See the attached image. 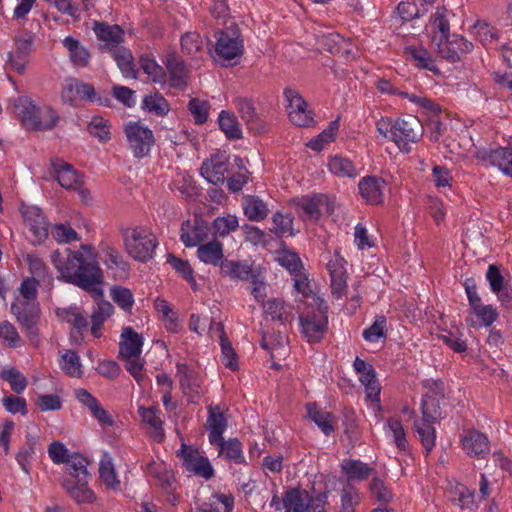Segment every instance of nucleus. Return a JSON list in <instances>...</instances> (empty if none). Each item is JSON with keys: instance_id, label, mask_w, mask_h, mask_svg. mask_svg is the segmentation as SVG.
I'll list each match as a JSON object with an SVG mask.
<instances>
[{"instance_id": "1", "label": "nucleus", "mask_w": 512, "mask_h": 512, "mask_svg": "<svg viewBox=\"0 0 512 512\" xmlns=\"http://www.w3.org/2000/svg\"><path fill=\"white\" fill-rule=\"evenodd\" d=\"M51 262L58 271L60 280L87 292L102 294L99 286L103 282V271L91 244H81L77 250H55L51 255Z\"/></svg>"}, {"instance_id": "2", "label": "nucleus", "mask_w": 512, "mask_h": 512, "mask_svg": "<svg viewBox=\"0 0 512 512\" xmlns=\"http://www.w3.org/2000/svg\"><path fill=\"white\" fill-rule=\"evenodd\" d=\"M123 249L134 260L147 263L155 254L158 245L155 235L143 226L120 228Z\"/></svg>"}, {"instance_id": "3", "label": "nucleus", "mask_w": 512, "mask_h": 512, "mask_svg": "<svg viewBox=\"0 0 512 512\" xmlns=\"http://www.w3.org/2000/svg\"><path fill=\"white\" fill-rule=\"evenodd\" d=\"M301 336L309 343L320 342L328 330V305L323 298L314 297L299 316Z\"/></svg>"}, {"instance_id": "4", "label": "nucleus", "mask_w": 512, "mask_h": 512, "mask_svg": "<svg viewBox=\"0 0 512 512\" xmlns=\"http://www.w3.org/2000/svg\"><path fill=\"white\" fill-rule=\"evenodd\" d=\"M118 358L124 362L125 369L140 383L143 379L144 361L141 358L144 337L132 327H123L119 340Z\"/></svg>"}, {"instance_id": "5", "label": "nucleus", "mask_w": 512, "mask_h": 512, "mask_svg": "<svg viewBox=\"0 0 512 512\" xmlns=\"http://www.w3.org/2000/svg\"><path fill=\"white\" fill-rule=\"evenodd\" d=\"M329 491L310 494L305 489L289 488L282 498L287 512H326Z\"/></svg>"}, {"instance_id": "6", "label": "nucleus", "mask_w": 512, "mask_h": 512, "mask_svg": "<svg viewBox=\"0 0 512 512\" xmlns=\"http://www.w3.org/2000/svg\"><path fill=\"white\" fill-rule=\"evenodd\" d=\"M422 134V126L415 117L398 118L393 121L392 141L402 152H410L411 144L417 143Z\"/></svg>"}, {"instance_id": "7", "label": "nucleus", "mask_w": 512, "mask_h": 512, "mask_svg": "<svg viewBox=\"0 0 512 512\" xmlns=\"http://www.w3.org/2000/svg\"><path fill=\"white\" fill-rule=\"evenodd\" d=\"M124 133L135 157L142 158L149 154L154 144V135L147 126L139 121H130L125 124Z\"/></svg>"}, {"instance_id": "8", "label": "nucleus", "mask_w": 512, "mask_h": 512, "mask_svg": "<svg viewBox=\"0 0 512 512\" xmlns=\"http://www.w3.org/2000/svg\"><path fill=\"white\" fill-rule=\"evenodd\" d=\"M21 213L29 241L33 245L44 242L49 235V231L48 222L42 210L37 206L24 205L21 208Z\"/></svg>"}, {"instance_id": "9", "label": "nucleus", "mask_w": 512, "mask_h": 512, "mask_svg": "<svg viewBox=\"0 0 512 512\" xmlns=\"http://www.w3.org/2000/svg\"><path fill=\"white\" fill-rule=\"evenodd\" d=\"M215 38V53L220 59L231 61L242 55L243 39L237 27L230 26L220 30L216 33Z\"/></svg>"}, {"instance_id": "10", "label": "nucleus", "mask_w": 512, "mask_h": 512, "mask_svg": "<svg viewBox=\"0 0 512 512\" xmlns=\"http://www.w3.org/2000/svg\"><path fill=\"white\" fill-rule=\"evenodd\" d=\"M15 50L7 55L6 67L22 75L26 72L34 45V35L30 32L13 38Z\"/></svg>"}, {"instance_id": "11", "label": "nucleus", "mask_w": 512, "mask_h": 512, "mask_svg": "<svg viewBox=\"0 0 512 512\" xmlns=\"http://www.w3.org/2000/svg\"><path fill=\"white\" fill-rule=\"evenodd\" d=\"M61 99L63 103L69 105H74L77 100L97 102L104 106L109 105V99L97 97L94 87L91 84L80 82L75 78L65 80L61 90Z\"/></svg>"}, {"instance_id": "12", "label": "nucleus", "mask_w": 512, "mask_h": 512, "mask_svg": "<svg viewBox=\"0 0 512 512\" xmlns=\"http://www.w3.org/2000/svg\"><path fill=\"white\" fill-rule=\"evenodd\" d=\"M9 109L26 128L34 130V127H49L53 125L52 122L42 123L38 120L36 116L41 112V107H38L28 96H18L11 99Z\"/></svg>"}, {"instance_id": "13", "label": "nucleus", "mask_w": 512, "mask_h": 512, "mask_svg": "<svg viewBox=\"0 0 512 512\" xmlns=\"http://www.w3.org/2000/svg\"><path fill=\"white\" fill-rule=\"evenodd\" d=\"M284 96L288 102L287 112L290 121L298 127H309L314 123L311 111L302 96L293 89H285Z\"/></svg>"}, {"instance_id": "14", "label": "nucleus", "mask_w": 512, "mask_h": 512, "mask_svg": "<svg viewBox=\"0 0 512 512\" xmlns=\"http://www.w3.org/2000/svg\"><path fill=\"white\" fill-rule=\"evenodd\" d=\"M98 249L102 262L115 278L124 279L128 276L129 264L113 244L101 241Z\"/></svg>"}, {"instance_id": "15", "label": "nucleus", "mask_w": 512, "mask_h": 512, "mask_svg": "<svg viewBox=\"0 0 512 512\" xmlns=\"http://www.w3.org/2000/svg\"><path fill=\"white\" fill-rule=\"evenodd\" d=\"M179 455L187 471L193 472L206 480L214 476V469L209 459L204 457L197 449L183 444Z\"/></svg>"}, {"instance_id": "16", "label": "nucleus", "mask_w": 512, "mask_h": 512, "mask_svg": "<svg viewBox=\"0 0 512 512\" xmlns=\"http://www.w3.org/2000/svg\"><path fill=\"white\" fill-rule=\"evenodd\" d=\"M460 445L469 456L477 459L485 458L490 452V441L486 434L476 430L467 429L460 437Z\"/></svg>"}, {"instance_id": "17", "label": "nucleus", "mask_w": 512, "mask_h": 512, "mask_svg": "<svg viewBox=\"0 0 512 512\" xmlns=\"http://www.w3.org/2000/svg\"><path fill=\"white\" fill-rule=\"evenodd\" d=\"M298 207L301 210V217L313 222L318 221L323 212L331 213L333 211L329 197L324 194L302 197L298 202Z\"/></svg>"}, {"instance_id": "18", "label": "nucleus", "mask_w": 512, "mask_h": 512, "mask_svg": "<svg viewBox=\"0 0 512 512\" xmlns=\"http://www.w3.org/2000/svg\"><path fill=\"white\" fill-rule=\"evenodd\" d=\"M476 156L482 162L496 166L505 175L512 177V143L508 147L480 149Z\"/></svg>"}, {"instance_id": "19", "label": "nucleus", "mask_w": 512, "mask_h": 512, "mask_svg": "<svg viewBox=\"0 0 512 512\" xmlns=\"http://www.w3.org/2000/svg\"><path fill=\"white\" fill-rule=\"evenodd\" d=\"M209 230L207 221L195 217L182 223L180 239L186 247H195L208 238Z\"/></svg>"}, {"instance_id": "20", "label": "nucleus", "mask_w": 512, "mask_h": 512, "mask_svg": "<svg viewBox=\"0 0 512 512\" xmlns=\"http://www.w3.org/2000/svg\"><path fill=\"white\" fill-rule=\"evenodd\" d=\"M228 167V156L225 153H216L202 163L200 173L208 182L219 184L225 181Z\"/></svg>"}, {"instance_id": "21", "label": "nucleus", "mask_w": 512, "mask_h": 512, "mask_svg": "<svg viewBox=\"0 0 512 512\" xmlns=\"http://www.w3.org/2000/svg\"><path fill=\"white\" fill-rule=\"evenodd\" d=\"M473 44L459 35H453L452 38L439 39L438 53L442 58L451 62L459 61L463 55L471 52Z\"/></svg>"}, {"instance_id": "22", "label": "nucleus", "mask_w": 512, "mask_h": 512, "mask_svg": "<svg viewBox=\"0 0 512 512\" xmlns=\"http://www.w3.org/2000/svg\"><path fill=\"white\" fill-rule=\"evenodd\" d=\"M327 269L330 274L331 293L335 299H342L347 292V273L345 260L335 255L328 264Z\"/></svg>"}, {"instance_id": "23", "label": "nucleus", "mask_w": 512, "mask_h": 512, "mask_svg": "<svg viewBox=\"0 0 512 512\" xmlns=\"http://www.w3.org/2000/svg\"><path fill=\"white\" fill-rule=\"evenodd\" d=\"M358 189L366 203L378 205L383 203L386 182L377 176H365L360 179Z\"/></svg>"}, {"instance_id": "24", "label": "nucleus", "mask_w": 512, "mask_h": 512, "mask_svg": "<svg viewBox=\"0 0 512 512\" xmlns=\"http://www.w3.org/2000/svg\"><path fill=\"white\" fill-rule=\"evenodd\" d=\"M88 480L89 478H62L61 486L76 503L91 504L95 501L96 495L94 491L88 487Z\"/></svg>"}, {"instance_id": "25", "label": "nucleus", "mask_w": 512, "mask_h": 512, "mask_svg": "<svg viewBox=\"0 0 512 512\" xmlns=\"http://www.w3.org/2000/svg\"><path fill=\"white\" fill-rule=\"evenodd\" d=\"M376 87L381 93L391 94V95H399L403 98H407L410 102L417 104L434 114H438L441 112V108L438 104L433 102L427 97L419 96L416 94H411L408 92H401L397 88L393 86V84L386 79H379L376 82Z\"/></svg>"}, {"instance_id": "26", "label": "nucleus", "mask_w": 512, "mask_h": 512, "mask_svg": "<svg viewBox=\"0 0 512 512\" xmlns=\"http://www.w3.org/2000/svg\"><path fill=\"white\" fill-rule=\"evenodd\" d=\"M94 31L97 38L104 44V48L109 52L121 48L120 44L124 39V31L120 26L97 23Z\"/></svg>"}, {"instance_id": "27", "label": "nucleus", "mask_w": 512, "mask_h": 512, "mask_svg": "<svg viewBox=\"0 0 512 512\" xmlns=\"http://www.w3.org/2000/svg\"><path fill=\"white\" fill-rule=\"evenodd\" d=\"M208 438L211 444L221 441L227 427V419L219 406L208 407L207 418Z\"/></svg>"}, {"instance_id": "28", "label": "nucleus", "mask_w": 512, "mask_h": 512, "mask_svg": "<svg viewBox=\"0 0 512 512\" xmlns=\"http://www.w3.org/2000/svg\"><path fill=\"white\" fill-rule=\"evenodd\" d=\"M53 169L58 183L65 189H79L83 184L82 176L68 163L53 162Z\"/></svg>"}, {"instance_id": "29", "label": "nucleus", "mask_w": 512, "mask_h": 512, "mask_svg": "<svg viewBox=\"0 0 512 512\" xmlns=\"http://www.w3.org/2000/svg\"><path fill=\"white\" fill-rule=\"evenodd\" d=\"M218 448V456L234 464H246L242 444L236 438L222 439L213 443Z\"/></svg>"}, {"instance_id": "30", "label": "nucleus", "mask_w": 512, "mask_h": 512, "mask_svg": "<svg viewBox=\"0 0 512 512\" xmlns=\"http://www.w3.org/2000/svg\"><path fill=\"white\" fill-rule=\"evenodd\" d=\"M385 429L387 435L392 438L393 443L399 452L402 453L403 457H405L404 461H407L408 458H411L409 444L406 439V431L401 421L396 418H389L386 421Z\"/></svg>"}, {"instance_id": "31", "label": "nucleus", "mask_w": 512, "mask_h": 512, "mask_svg": "<svg viewBox=\"0 0 512 512\" xmlns=\"http://www.w3.org/2000/svg\"><path fill=\"white\" fill-rule=\"evenodd\" d=\"M215 330L218 334L222 352V362L226 368L236 370L238 368V361L236 353L231 345V342L224 333L223 325L220 322L211 320L210 331Z\"/></svg>"}, {"instance_id": "32", "label": "nucleus", "mask_w": 512, "mask_h": 512, "mask_svg": "<svg viewBox=\"0 0 512 512\" xmlns=\"http://www.w3.org/2000/svg\"><path fill=\"white\" fill-rule=\"evenodd\" d=\"M165 65L169 74L170 85L175 88L185 87L189 71L183 60L172 54L166 58Z\"/></svg>"}, {"instance_id": "33", "label": "nucleus", "mask_w": 512, "mask_h": 512, "mask_svg": "<svg viewBox=\"0 0 512 512\" xmlns=\"http://www.w3.org/2000/svg\"><path fill=\"white\" fill-rule=\"evenodd\" d=\"M220 273L231 280L248 281L252 277V268L246 262L226 259L220 264Z\"/></svg>"}, {"instance_id": "34", "label": "nucleus", "mask_w": 512, "mask_h": 512, "mask_svg": "<svg viewBox=\"0 0 512 512\" xmlns=\"http://www.w3.org/2000/svg\"><path fill=\"white\" fill-rule=\"evenodd\" d=\"M11 311L21 325L39 320L40 310L36 301L17 299L12 303Z\"/></svg>"}, {"instance_id": "35", "label": "nucleus", "mask_w": 512, "mask_h": 512, "mask_svg": "<svg viewBox=\"0 0 512 512\" xmlns=\"http://www.w3.org/2000/svg\"><path fill=\"white\" fill-rule=\"evenodd\" d=\"M223 256V244L217 240L198 245L197 257L204 264L220 266Z\"/></svg>"}, {"instance_id": "36", "label": "nucleus", "mask_w": 512, "mask_h": 512, "mask_svg": "<svg viewBox=\"0 0 512 512\" xmlns=\"http://www.w3.org/2000/svg\"><path fill=\"white\" fill-rule=\"evenodd\" d=\"M242 208L250 221H262L269 214L267 204L257 196L246 195L242 198Z\"/></svg>"}, {"instance_id": "37", "label": "nucleus", "mask_w": 512, "mask_h": 512, "mask_svg": "<svg viewBox=\"0 0 512 512\" xmlns=\"http://www.w3.org/2000/svg\"><path fill=\"white\" fill-rule=\"evenodd\" d=\"M99 478L108 489L117 490L120 480L116 473L112 457L108 452H103L99 461Z\"/></svg>"}, {"instance_id": "38", "label": "nucleus", "mask_w": 512, "mask_h": 512, "mask_svg": "<svg viewBox=\"0 0 512 512\" xmlns=\"http://www.w3.org/2000/svg\"><path fill=\"white\" fill-rule=\"evenodd\" d=\"M63 321L72 326L71 337L78 340L82 337V333L87 329V318L80 312L77 307L64 309L59 313Z\"/></svg>"}, {"instance_id": "39", "label": "nucleus", "mask_w": 512, "mask_h": 512, "mask_svg": "<svg viewBox=\"0 0 512 512\" xmlns=\"http://www.w3.org/2000/svg\"><path fill=\"white\" fill-rule=\"evenodd\" d=\"M234 497L231 494L215 493L199 507L200 512H232Z\"/></svg>"}, {"instance_id": "40", "label": "nucleus", "mask_w": 512, "mask_h": 512, "mask_svg": "<svg viewBox=\"0 0 512 512\" xmlns=\"http://www.w3.org/2000/svg\"><path fill=\"white\" fill-rule=\"evenodd\" d=\"M329 171L340 178H355L359 175V170L355 164L346 157L335 155L328 161Z\"/></svg>"}, {"instance_id": "41", "label": "nucleus", "mask_w": 512, "mask_h": 512, "mask_svg": "<svg viewBox=\"0 0 512 512\" xmlns=\"http://www.w3.org/2000/svg\"><path fill=\"white\" fill-rule=\"evenodd\" d=\"M64 47L69 52V57L73 65L85 67L90 60V53L80 44V42L72 36H67L63 40Z\"/></svg>"}, {"instance_id": "42", "label": "nucleus", "mask_w": 512, "mask_h": 512, "mask_svg": "<svg viewBox=\"0 0 512 512\" xmlns=\"http://www.w3.org/2000/svg\"><path fill=\"white\" fill-rule=\"evenodd\" d=\"M113 306L108 301H101L93 308L91 314V333L94 337L99 338L101 336V328L104 322L112 315Z\"/></svg>"}, {"instance_id": "43", "label": "nucleus", "mask_w": 512, "mask_h": 512, "mask_svg": "<svg viewBox=\"0 0 512 512\" xmlns=\"http://www.w3.org/2000/svg\"><path fill=\"white\" fill-rule=\"evenodd\" d=\"M406 54L414 61L415 66L418 68L431 71L435 75L440 73L434 59L426 49L410 46L406 48Z\"/></svg>"}, {"instance_id": "44", "label": "nucleus", "mask_w": 512, "mask_h": 512, "mask_svg": "<svg viewBox=\"0 0 512 512\" xmlns=\"http://www.w3.org/2000/svg\"><path fill=\"white\" fill-rule=\"evenodd\" d=\"M307 414L325 435L334 432V416L331 413L318 409L315 404H308Z\"/></svg>"}, {"instance_id": "45", "label": "nucleus", "mask_w": 512, "mask_h": 512, "mask_svg": "<svg viewBox=\"0 0 512 512\" xmlns=\"http://www.w3.org/2000/svg\"><path fill=\"white\" fill-rule=\"evenodd\" d=\"M433 424V422L416 420L413 425L414 430L427 454L433 450L436 444V432L435 428L432 426Z\"/></svg>"}, {"instance_id": "46", "label": "nucleus", "mask_w": 512, "mask_h": 512, "mask_svg": "<svg viewBox=\"0 0 512 512\" xmlns=\"http://www.w3.org/2000/svg\"><path fill=\"white\" fill-rule=\"evenodd\" d=\"M218 124L228 139L237 140L242 138L240 124L232 112L221 111L218 116Z\"/></svg>"}, {"instance_id": "47", "label": "nucleus", "mask_w": 512, "mask_h": 512, "mask_svg": "<svg viewBox=\"0 0 512 512\" xmlns=\"http://www.w3.org/2000/svg\"><path fill=\"white\" fill-rule=\"evenodd\" d=\"M59 365L63 372L70 377L81 378L83 376L80 357L73 350H66L61 355Z\"/></svg>"}, {"instance_id": "48", "label": "nucleus", "mask_w": 512, "mask_h": 512, "mask_svg": "<svg viewBox=\"0 0 512 512\" xmlns=\"http://www.w3.org/2000/svg\"><path fill=\"white\" fill-rule=\"evenodd\" d=\"M37 442L38 437L28 434L26 436V442L24 446L18 451L16 455V460L19 466L26 473H29L31 463L34 459Z\"/></svg>"}, {"instance_id": "49", "label": "nucleus", "mask_w": 512, "mask_h": 512, "mask_svg": "<svg viewBox=\"0 0 512 512\" xmlns=\"http://www.w3.org/2000/svg\"><path fill=\"white\" fill-rule=\"evenodd\" d=\"M64 464L69 474L68 478L83 479L90 477L87 471L88 460L83 455L73 452Z\"/></svg>"}, {"instance_id": "50", "label": "nucleus", "mask_w": 512, "mask_h": 512, "mask_svg": "<svg viewBox=\"0 0 512 512\" xmlns=\"http://www.w3.org/2000/svg\"><path fill=\"white\" fill-rule=\"evenodd\" d=\"M265 312L273 320L279 321L281 323H285L288 321L289 317L292 314V306L286 304L281 299H270L264 305Z\"/></svg>"}, {"instance_id": "51", "label": "nucleus", "mask_w": 512, "mask_h": 512, "mask_svg": "<svg viewBox=\"0 0 512 512\" xmlns=\"http://www.w3.org/2000/svg\"><path fill=\"white\" fill-rule=\"evenodd\" d=\"M126 78H136V69L131 52L123 47L110 52Z\"/></svg>"}, {"instance_id": "52", "label": "nucleus", "mask_w": 512, "mask_h": 512, "mask_svg": "<svg viewBox=\"0 0 512 512\" xmlns=\"http://www.w3.org/2000/svg\"><path fill=\"white\" fill-rule=\"evenodd\" d=\"M372 470L373 469L368 464L360 460H349L342 465V471L350 480H366Z\"/></svg>"}, {"instance_id": "53", "label": "nucleus", "mask_w": 512, "mask_h": 512, "mask_svg": "<svg viewBox=\"0 0 512 512\" xmlns=\"http://www.w3.org/2000/svg\"><path fill=\"white\" fill-rule=\"evenodd\" d=\"M167 262L183 279H185L190 284L193 291L198 290L194 271L188 261L182 260L174 255H169Z\"/></svg>"}, {"instance_id": "54", "label": "nucleus", "mask_w": 512, "mask_h": 512, "mask_svg": "<svg viewBox=\"0 0 512 512\" xmlns=\"http://www.w3.org/2000/svg\"><path fill=\"white\" fill-rule=\"evenodd\" d=\"M205 40L197 32H187L181 37V50L184 54L196 57L203 51Z\"/></svg>"}, {"instance_id": "55", "label": "nucleus", "mask_w": 512, "mask_h": 512, "mask_svg": "<svg viewBox=\"0 0 512 512\" xmlns=\"http://www.w3.org/2000/svg\"><path fill=\"white\" fill-rule=\"evenodd\" d=\"M212 228L215 235L225 237L239 228V221L235 215L228 214L215 218L212 222Z\"/></svg>"}, {"instance_id": "56", "label": "nucleus", "mask_w": 512, "mask_h": 512, "mask_svg": "<svg viewBox=\"0 0 512 512\" xmlns=\"http://www.w3.org/2000/svg\"><path fill=\"white\" fill-rule=\"evenodd\" d=\"M139 416L143 423L148 425L158 435H163V422L159 416L160 411L155 407H139Z\"/></svg>"}, {"instance_id": "57", "label": "nucleus", "mask_w": 512, "mask_h": 512, "mask_svg": "<svg viewBox=\"0 0 512 512\" xmlns=\"http://www.w3.org/2000/svg\"><path fill=\"white\" fill-rule=\"evenodd\" d=\"M1 378L9 383L11 390L16 394H21L27 387L26 377L16 368L3 369Z\"/></svg>"}, {"instance_id": "58", "label": "nucleus", "mask_w": 512, "mask_h": 512, "mask_svg": "<svg viewBox=\"0 0 512 512\" xmlns=\"http://www.w3.org/2000/svg\"><path fill=\"white\" fill-rule=\"evenodd\" d=\"M237 112L247 125L256 122L258 115L251 99L245 97H236L233 100Z\"/></svg>"}, {"instance_id": "59", "label": "nucleus", "mask_w": 512, "mask_h": 512, "mask_svg": "<svg viewBox=\"0 0 512 512\" xmlns=\"http://www.w3.org/2000/svg\"><path fill=\"white\" fill-rule=\"evenodd\" d=\"M472 32L474 37L484 46L492 45L498 40L496 29L486 22L478 21L473 26Z\"/></svg>"}, {"instance_id": "60", "label": "nucleus", "mask_w": 512, "mask_h": 512, "mask_svg": "<svg viewBox=\"0 0 512 512\" xmlns=\"http://www.w3.org/2000/svg\"><path fill=\"white\" fill-rule=\"evenodd\" d=\"M0 342L10 348H17L22 345V339L15 326L7 320L0 322Z\"/></svg>"}, {"instance_id": "61", "label": "nucleus", "mask_w": 512, "mask_h": 512, "mask_svg": "<svg viewBox=\"0 0 512 512\" xmlns=\"http://www.w3.org/2000/svg\"><path fill=\"white\" fill-rule=\"evenodd\" d=\"M143 107L157 116H164L170 110L168 101L162 95L157 93L146 96L143 99Z\"/></svg>"}, {"instance_id": "62", "label": "nucleus", "mask_w": 512, "mask_h": 512, "mask_svg": "<svg viewBox=\"0 0 512 512\" xmlns=\"http://www.w3.org/2000/svg\"><path fill=\"white\" fill-rule=\"evenodd\" d=\"M422 420L435 423L441 417L439 399L425 395L422 399Z\"/></svg>"}, {"instance_id": "63", "label": "nucleus", "mask_w": 512, "mask_h": 512, "mask_svg": "<svg viewBox=\"0 0 512 512\" xmlns=\"http://www.w3.org/2000/svg\"><path fill=\"white\" fill-rule=\"evenodd\" d=\"M88 132L102 142L111 139L110 125L107 120L101 116H94L88 124Z\"/></svg>"}, {"instance_id": "64", "label": "nucleus", "mask_w": 512, "mask_h": 512, "mask_svg": "<svg viewBox=\"0 0 512 512\" xmlns=\"http://www.w3.org/2000/svg\"><path fill=\"white\" fill-rule=\"evenodd\" d=\"M360 499V494L354 487L348 486L343 488L340 495L339 512H355Z\"/></svg>"}]
</instances>
